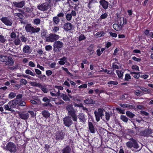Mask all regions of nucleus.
<instances>
[{
	"label": "nucleus",
	"instance_id": "412c9836",
	"mask_svg": "<svg viewBox=\"0 0 153 153\" xmlns=\"http://www.w3.org/2000/svg\"><path fill=\"white\" fill-rule=\"evenodd\" d=\"M78 118L79 120V122L85 123L86 120L85 115L83 113H80L78 116Z\"/></svg>",
	"mask_w": 153,
	"mask_h": 153
},
{
	"label": "nucleus",
	"instance_id": "20e7f679",
	"mask_svg": "<svg viewBox=\"0 0 153 153\" xmlns=\"http://www.w3.org/2000/svg\"><path fill=\"white\" fill-rule=\"evenodd\" d=\"M25 29L27 32L31 33H37L39 31L40 29L39 27H37L36 28L32 27L30 24H27L25 26Z\"/></svg>",
	"mask_w": 153,
	"mask_h": 153
},
{
	"label": "nucleus",
	"instance_id": "79ce46f5",
	"mask_svg": "<svg viewBox=\"0 0 153 153\" xmlns=\"http://www.w3.org/2000/svg\"><path fill=\"white\" fill-rule=\"evenodd\" d=\"M38 77L41 80L43 81H45L46 80L47 77L45 75H39Z\"/></svg>",
	"mask_w": 153,
	"mask_h": 153
},
{
	"label": "nucleus",
	"instance_id": "1a4fd4ad",
	"mask_svg": "<svg viewBox=\"0 0 153 153\" xmlns=\"http://www.w3.org/2000/svg\"><path fill=\"white\" fill-rule=\"evenodd\" d=\"M56 139L57 140H62L64 137V134L62 130L57 131L55 134Z\"/></svg>",
	"mask_w": 153,
	"mask_h": 153
},
{
	"label": "nucleus",
	"instance_id": "4be33fe9",
	"mask_svg": "<svg viewBox=\"0 0 153 153\" xmlns=\"http://www.w3.org/2000/svg\"><path fill=\"white\" fill-rule=\"evenodd\" d=\"M57 89L56 90L55 89H53L50 92V94L52 96L54 97H58L60 96V91L59 90L58 91Z\"/></svg>",
	"mask_w": 153,
	"mask_h": 153
},
{
	"label": "nucleus",
	"instance_id": "72a5a7b5",
	"mask_svg": "<svg viewBox=\"0 0 153 153\" xmlns=\"http://www.w3.org/2000/svg\"><path fill=\"white\" fill-rule=\"evenodd\" d=\"M140 89L143 91L145 92L144 94H149L150 93V90L147 89V88L143 87H140Z\"/></svg>",
	"mask_w": 153,
	"mask_h": 153
},
{
	"label": "nucleus",
	"instance_id": "f704fd0d",
	"mask_svg": "<svg viewBox=\"0 0 153 153\" xmlns=\"http://www.w3.org/2000/svg\"><path fill=\"white\" fill-rule=\"evenodd\" d=\"M47 32L46 30H42L41 31V35L42 37H44L46 39V38L48 37L47 36Z\"/></svg>",
	"mask_w": 153,
	"mask_h": 153
},
{
	"label": "nucleus",
	"instance_id": "338daca9",
	"mask_svg": "<svg viewBox=\"0 0 153 153\" xmlns=\"http://www.w3.org/2000/svg\"><path fill=\"white\" fill-rule=\"evenodd\" d=\"M109 33L110 35L112 37L116 38L117 36V34L116 33H113L111 31Z\"/></svg>",
	"mask_w": 153,
	"mask_h": 153
},
{
	"label": "nucleus",
	"instance_id": "bb28decb",
	"mask_svg": "<svg viewBox=\"0 0 153 153\" xmlns=\"http://www.w3.org/2000/svg\"><path fill=\"white\" fill-rule=\"evenodd\" d=\"M130 74L135 79H138L140 77V72L131 71Z\"/></svg>",
	"mask_w": 153,
	"mask_h": 153
},
{
	"label": "nucleus",
	"instance_id": "774afa93",
	"mask_svg": "<svg viewBox=\"0 0 153 153\" xmlns=\"http://www.w3.org/2000/svg\"><path fill=\"white\" fill-rule=\"evenodd\" d=\"M20 38L22 42H26L27 41V38H26L24 36H22Z\"/></svg>",
	"mask_w": 153,
	"mask_h": 153
},
{
	"label": "nucleus",
	"instance_id": "a878e982",
	"mask_svg": "<svg viewBox=\"0 0 153 153\" xmlns=\"http://www.w3.org/2000/svg\"><path fill=\"white\" fill-rule=\"evenodd\" d=\"M17 107H18L19 106H25L26 105V102L22 100H17Z\"/></svg>",
	"mask_w": 153,
	"mask_h": 153
},
{
	"label": "nucleus",
	"instance_id": "ddd939ff",
	"mask_svg": "<svg viewBox=\"0 0 153 153\" xmlns=\"http://www.w3.org/2000/svg\"><path fill=\"white\" fill-rule=\"evenodd\" d=\"M1 21L5 25L8 26L12 25V22L7 17H3L1 19Z\"/></svg>",
	"mask_w": 153,
	"mask_h": 153
},
{
	"label": "nucleus",
	"instance_id": "680f3d73",
	"mask_svg": "<svg viewBox=\"0 0 153 153\" xmlns=\"http://www.w3.org/2000/svg\"><path fill=\"white\" fill-rule=\"evenodd\" d=\"M52 47L50 45H47L45 47V49L46 51H48L52 50Z\"/></svg>",
	"mask_w": 153,
	"mask_h": 153
},
{
	"label": "nucleus",
	"instance_id": "9b49d317",
	"mask_svg": "<svg viewBox=\"0 0 153 153\" xmlns=\"http://www.w3.org/2000/svg\"><path fill=\"white\" fill-rule=\"evenodd\" d=\"M152 133L151 129H145L141 131L140 132L141 136L144 137H148Z\"/></svg>",
	"mask_w": 153,
	"mask_h": 153
},
{
	"label": "nucleus",
	"instance_id": "49530a36",
	"mask_svg": "<svg viewBox=\"0 0 153 153\" xmlns=\"http://www.w3.org/2000/svg\"><path fill=\"white\" fill-rule=\"evenodd\" d=\"M150 30L147 29L145 30L144 31V34L147 37H149Z\"/></svg>",
	"mask_w": 153,
	"mask_h": 153
},
{
	"label": "nucleus",
	"instance_id": "b1692460",
	"mask_svg": "<svg viewBox=\"0 0 153 153\" xmlns=\"http://www.w3.org/2000/svg\"><path fill=\"white\" fill-rule=\"evenodd\" d=\"M84 102L88 104H94L95 101L93 100L91 97H89L84 100Z\"/></svg>",
	"mask_w": 153,
	"mask_h": 153
},
{
	"label": "nucleus",
	"instance_id": "e2e57ef3",
	"mask_svg": "<svg viewBox=\"0 0 153 153\" xmlns=\"http://www.w3.org/2000/svg\"><path fill=\"white\" fill-rule=\"evenodd\" d=\"M42 105L44 107L47 106L48 105L50 107L52 106V105L50 103V102H46L45 103H43L42 104Z\"/></svg>",
	"mask_w": 153,
	"mask_h": 153
},
{
	"label": "nucleus",
	"instance_id": "f257e3e1",
	"mask_svg": "<svg viewBox=\"0 0 153 153\" xmlns=\"http://www.w3.org/2000/svg\"><path fill=\"white\" fill-rule=\"evenodd\" d=\"M130 140L126 143V146L129 148L131 149L132 147L135 149H137L139 147V145L137 140L131 137L129 139Z\"/></svg>",
	"mask_w": 153,
	"mask_h": 153
},
{
	"label": "nucleus",
	"instance_id": "423d86ee",
	"mask_svg": "<svg viewBox=\"0 0 153 153\" xmlns=\"http://www.w3.org/2000/svg\"><path fill=\"white\" fill-rule=\"evenodd\" d=\"M63 43L60 41H58L55 42L53 44V51L55 52H59L61 49L63 47Z\"/></svg>",
	"mask_w": 153,
	"mask_h": 153
},
{
	"label": "nucleus",
	"instance_id": "58836bf2",
	"mask_svg": "<svg viewBox=\"0 0 153 153\" xmlns=\"http://www.w3.org/2000/svg\"><path fill=\"white\" fill-rule=\"evenodd\" d=\"M39 88L41 89L44 93H47L48 91V89L46 88L42 85L41 84V86H40V87Z\"/></svg>",
	"mask_w": 153,
	"mask_h": 153
},
{
	"label": "nucleus",
	"instance_id": "6ab92c4d",
	"mask_svg": "<svg viewBox=\"0 0 153 153\" xmlns=\"http://www.w3.org/2000/svg\"><path fill=\"white\" fill-rule=\"evenodd\" d=\"M71 146L69 145H67L66 146L63 148L62 150V153H70L71 152L72 150Z\"/></svg>",
	"mask_w": 153,
	"mask_h": 153
},
{
	"label": "nucleus",
	"instance_id": "473e14b6",
	"mask_svg": "<svg viewBox=\"0 0 153 153\" xmlns=\"http://www.w3.org/2000/svg\"><path fill=\"white\" fill-rule=\"evenodd\" d=\"M30 47L28 45H26L23 49V51L25 53H28L30 49Z\"/></svg>",
	"mask_w": 153,
	"mask_h": 153
},
{
	"label": "nucleus",
	"instance_id": "8fccbe9b",
	"mask_svg": "<svg viewBox=\"0 0 153 153\" xmlns=\"http://www.w3.org/2000/svg\"><path fill=\"white\" fill-rule=\"evenodd\" d=\"M4 108L6 110L8 111H12V109L10 107L9 105H8V103L7 105H4Z\"/></svg>",
	"mask_w": 153,
	"mask_h": 153
},
{
	"label": "nucleus",
	"instance_id": "c85d7f7f",
	"mask_svg": "<svg viewBox=\"0 0 153 153\" xmlns=\"http://www.w3.org/2000/svg\"><path fill=\"white\" fill-rule=\"evenodd\" d=\"M42 114L45 118H48L50 116V113L48 111L44 110L42 111Z\"/></svg>",
	"mask_w": 153,
	"mask_h": 153
},
{
	"label": "nucleus",
	"instance_id": "c03bdc74",
	"mask_svg": "<svg viewBox=\"0 0 153 153\" xmlns=\"http://www.w3.org/2000/svg\"><path fill=\"white\" fill-rule=\"evenodd\" d=\"M16 95V94L15 93L11 92L8 95V98H9L12 99L14 98Z\"/></svg>",
	"mask_w": 153,
	"mask_h": 153
},
{
	"label": "nucleus",
	"instance_id": "4468645a",
	"mask_svg": "<svg viewBox=\"0 0 153 153\" xmlns=\"http://www.w3.org/2000/svg\"><path fill=\"white\" fill-rule=\"evenodd\" d=\"M5 62L6 65L10 66L13 65L14 63L13 60L10 56L7 57Z\"/></svg>",
	"mask_w": 153,
	"mask_h": 153
},
{
	"label": "nucleus",
	"instance_id": "052dcab7",
	"mask_svg": "<svg viewBox=\"0 0 153 153\" xmlns=\"http://www.w3.org/2000/svg\"><path fill=\"white\" fill-rule=\"evenodd\" d=\"M105 119L106 120L108 121L109 120L110 117V114L109 112L105 111Z\"/></svg>",
	"mask_w": 153,
	"mask_h": 153
},
{
	"label": "nucleus",
	"instance_id": "9d476101",
	"mask_svg": "<svg viewBox=\"0 0 153 153\" xmlns=\"http://www.w3.org/2000/svg\"><path fill=\"white\" fill-rule=\"evenodd\" d=\"M68 114L72 118L74 121H77V118L75 110L74 109L73 110L69 111L68 112Z\"/></svg>",
	"mask_w": 153,
	"mask_h": 153
},
{
	"label": "nucleus",
	"instance_id": "5fc2aeb1",
	"mask_svg": "<svg viewBox=\"0 0 153 153\" xmlns=\"http://www.w3.org/2000/svg\"><path fill=\"white\" fill-rule=\"evenodd\" d=\"M27 83V81L24 79H21L20 80V83L21 85H26Z\"/></svg>",
	"mask_w": 153,
	"mask_h": 153
},
{
	"label": "nucleus",
	"instance_id": "39448f33",
	"mask_svg": "<svg viewBox=\"0 0 153 153\" xmlns=\"http://www.w3.org/2000/svg\"><path fill=\"white\" fill-rule=\"evenodd\" d=\"M105 111L102 108H99L97 109V111L94 112V114L96 118V120L97 122L100 120V118H101L102 116L104 115L103 111Z\"/></svg>",
	"mask_w": 153,
	"mask_h": 153
},
{
	"label": "nucleus",
	"instance_id": "c9c22d12",
	"mask_svg": "<svg viewBox=\"0 0 153 153\" xmlns=\"http://www.w3.org/2000/svg\"><path fill=\"white\" fill-rule=\"evenodd\" d=\"M120 119L124 122L127 123L128 121V119L126 116L123 115H121Z\"/></svg>",
	"mask_w": 153,
	"mask_h": 153
},
{
	"label": "nucleus",
	"instance_id": "a19ab883",
	"mask_svg": "<svg viewBox=\"0 0 153 153\" xmlns=\"http://www.w3.org/2000/svg\"><path fill=\"white\" fill-rule=\"evenodd\" d=\"M62 69L63 70H64L67 73V74L71 76H74L72 74H71V73H70L68 71V68H65L63 67H62Z\"/></svg>",
	"mask_w": 153,
	"mask_h": 153
},
{
	"label": "nucleus",
	"instance_id": "dca6fc26",
	"mask_svg": "<svg viewBox=\"0 0 153 153\" xmlns=\"http://www.w3.org/2000/svg\"><path fill=\"white\" fill-rule=\"evenodd\" d=\"M64 28L66 31L71 30L73 28V25L70 23L67 22L64 24Z\"/></svg>",
	"mask_w": 153,
	"mask_h": 153
},
{
	"label": "nucleus",
	"instance_id": "c756f323",
	"mask_svg": "<svg viewBox=\"0 0 153 153\" xmlns=\"http://www.w3.org/2000/svg\"><path fill=\"white\" fill-rule=\"evenodd\" d=\"M116 72L118 75V77L121 79H122L123 72L121 71L118 70H116Z\"/></svg>",
	"mask_w": 153,
	"mask_h": 153
},
{
	"label": "nucleus",
	"instance_id": "f8f14e48",
	"mask_svg": "<svg viewBox=\"0 0 153 153\" xmlns=\"http://www.w3.org/2000/svg\"><path fill=\"white\" fill-rule=\"evenodd\" d=\"M88 126L90 132L93 134H94L97 130V128L95 127L92 122H90L88 120Z\"/></svg>",
	"mask_w": 153,
	"mask_h": 153
},
{
	"label": "nucleus",
	"instance_id": "a211bd4d",
	"mask_svg": "<svg viewBox=\"0 0 153 153\" xmlns=\"http://www.w3.org/2000/svg\"><path fill=\"white\" fill-rule=\"evenodd\" d=\"M17 100H13L9 101L8 103L10 107L12 109L16 108V106L17 107Z\"/></svg>",
	"mask_w": 153,
	"mask_h": 153
},
{
	"label": "nucleus",
	"instance_id": "0eeeda50",
	"mask_svg": "<svg viewBox=\"0 0 153 153\" xmlns=\"http://www.w3.org/2000/svg\"><path fill=\"white\" fill-rule=\"evenodd\" d=\"M59 38V36L55 33H51L46 38V41L47 42H53L57 40Z\"/></svg>",
	"mask_w": 153,
	"mask_h": 153
},
{
	"label": "nucleus",
	"instance_id": "ea45409f",
	"mask_svg": "<svg viewBox=\"0 0 153 153\" xmlns=\"http://www.w3.org/2000/svg\"><path fill=\"white\" fill-rule=\"evenodd\" d=\"M25 73L28 74H30L32 76H35L36 74L35 73L33 72L31 70L29 69H27L25 71Z\"/></svg>",
	"mask_w": 153,
	"mask_h": 153
},
{
	"label": "nucleus",
	"instance_id": "6e6d98bb",
	"mask_svg": "<svg viewBox=\"0 0 153 153\" xmlns=\"http://www.w3.org/2000/svg\"><path fill=\"white\" fill-rule=\"evenodd\" d=\"M72 16L70 13H67L66 16V18L68 21H70L71 19Z\"/></svg>",
	"mask_w": 153,
	"mask_h": 153
},
{
	"label": "nucleus",
	"instance_id": "2f4dec72",
	"mask_svg": "<svg viewBox=\"0 0 153 153\" xmlns=\"http://www.w3.org/2000/svg\"><path fill=\"white\" fill-rule=\"evenodd\" d=\"M126 115L130 118L134 117L135 116V114L132 112L129 111H127L126 112Z\"/></svg>",
	"mask_w": 153,
	"mask_h": 153
},
{
	"label": "nucleus",
	"instance_id": "3c124183",
	"mask_svg": "<svg viewBox=\"0 0 153 153\" xmlns=\"http://www.w3.org/2000/svg\"><path fill=\"white\" fill-rule=\"evenodd\" d=\"M86 38L85 36L83 34H82L79 36L78 40L79 41H81L85 39Z\"/></svg>",
	"mask_w": 153,
	"mask_h": 153
},
{
	"label": "nucleus",
	"instance_id": "393cba45",
	"mask_svg": "<svg viewBox=\"0 0 153 153\" xmlns=\"http://www.w3.org/2000/svg\"><path fill=\"white\" fill-rule=\"evenodd\" d=\"M114 29L117 31L121 30L122 29V27L118 24L114 23L113 25Z\"/></svg>",
	"mask_w": 153,
	"mask_h": 153
},
{
	"label": "nucleus",
	"instance_id": "4d7b16f0",
	"mask_svg": "<svg viewBox=\"0 0 153 153\" xmlns=\"http://www.w3.org/2000/svg\"><path fill=\"white\" fill-rule=\"evenodd\" d=\"M108 84L109 85H117L118 84V82L117 81H111L108 82Z\"/></svg>",
	"mask_w": 153,
	"mask_h": 153
},
{
	"label": "nucleus",
	"instance_id": "69168bd1",
	"mask_svg": "<svg viewBox=\"0 0 153 153\" xmlns=\"http://www.w3.org/2000/svg\"><path fill=\"white\" fill-rule=\"evenodd\" d=\"M132 59L134 60L137 62H140L141 61V58H138L135 56L132 57Z\"/></svg>",
	"mask_w": 153,
	"mask_h": 153
},
{
	"label": "nucleus",
	"instance_id": "37998d69",
	"mask_svg": "<svg viewBox=\"0 0 153 153\" xmlns=\"http://www.w3.org/2000/svg\"><path fill=\"white\" fill-rule=\"evenodd\" d=\"M66 109L68 111V112L69 111L73 110L74 109L73 105H71L70 104L68 105L66 107Z\"/></svg>",
	"mask_w": 153,
	"mask_h": 153
},
{
	"label": "nucleus",
	"instance_id": "2eb2a0df",
	"mask_svg": "<svg viewBox=\"0 0 153 153\" xmlns=\"http://www.w3.org/2000/svg\"><path fill=\"white\" fill-rule=\"evenodd\" d=\"M127 23V19L125 18H120L118 20V23L121 26H122L123 28L124 25H125Z\"/></svg>",
	"mask_w": 153,
	"mask_h": 153
},
{
	"label": "nucleus",
	"instance_id": "bf43d9fd",
	"mask_svg": "<svg viewBox=\"0 0 153 153\" xmlns=\"http://www.w3.org/2000/svg\"><path fill=\"white\" fill-rule=\"evenodd\" d=\"M7 58V56L1 55L0 59V61L3 62H5Z\"/></svg>",
	"mask_w": 153,
	"mask_h": 153
},
{
	"label": "nucleus",
	"instance_id": "aec40b11",
	"mask_svg": "<svg viewBox=\"0 0 153 153\" xmlns=\"http://www.w3.org/2000/svg\"><path fill=\"white\" fill-rule=\"evenodd\" d=\"M13 3L15 7L19 8H22L25 4V1H23L19 2H13Z\"/></svg>",
	"mask_w": 153,
	"mask_h": 153
},
{
	"label": "nucleus",
	"instance_id": "603ef678",
	"mask_svg": "<svg viewBox=\"0 0 153 153\" xmlns=\"http://www.w3.org/2000/svg\"><path fill=\"white\" fill-rule=\"evenodd\" d=\"M21 42L19 38L16 39L13 41V42L16 45H19Z\"/></svg>",
	"mask_w": 153,
	"mask_h": 153
},
{
	"label": "nucleus",
	"instance_id": "13d9d810",
	"mask_svg": "<svg viewBox=\"0 0 153 153\" xmlns=\"http://www.w3.org/2000/svg\"><path fill=\"white\" fill-rule=\"evenodd\" d=\"M131 68L135 71H139V67L138 66L136 65H133L131 66Z\"/></svg>",
	"mask_w": 153,
	"mask_h": 153
},
{
	"label": "nucleus",
	"instance_id": "7c9ffc66",
	"mask_svg": "<svg viewBox=\"0 0 153 153\" xmlns=\"http://www.w3.org/2000/svg\"><path fill=\"white\" fill-rule=\"evenodd\" d=\"M53 22L56 25L58 24L60 21V18L57 16L53 17Z\"/></svg>",
	"mask_w": 153,
	"mask_h": 153
},
{
	"label": "nucleus",
	"instance_id": "7ed1b4c3",
	"mask_svg": "<svg viewBox=\"0 0 153 153\" xmlns=\"http://www.w3.org/2000/svg\"><path fill=\"white\" fill-rule=\"evenodd\" d=\"M51 2L50 0H48V2H46L40 5H38L37 6V8L41 11H46L51 7Z\"/></svg>",
	"mask_w": 153,
	"mask_h": 153
},
{
	"label": "nucleus",
	"instance_id": "cd10ccee",
	"mask_svg": "<svg viewBox=\"0 0 153 153\" xmlns=\"http://www.w3.org/2000/svg\"><path fill=\"white\" fill-rule=\"evenodd\" d=\"M62 99L65 101H70V98L65 94L62 93L60 96Z\"/></svg>",
	"mask_w": 153,
	"mask_h": 153
},
{
	"label": "nucleus",
	"instance_id": "f3484780",
	"mask_svg": "<svg viewBox=\"0 0 153 153\" xmlns=\"http://www.w3.org/2000/svg\"><path fill=\"white\" fill-rule=\"evenodd\" d=\"M100 4L105 9H107L108 6V2L105 0H101L100 1Z\"/></svg>",
	"mask_w": 153,
	"mask_h": 153
},
{
	"label": "nucleus",
	"instance_id": "a18cd8bd",
	"mask_svg": "<svg viewBox=\"0 0 153 153\" xmlns=\"http://www.w3.org/2000/svg\"><path fill=\"white\" fill-rule=\"evenodd\" d=\"M108 16V15L106 13H104L102 14L100 16L99 19L101 20L102 19H105Z\"/></svg>",
	"mask_w": 153,
	"mask_h": 153
},
{
	"label": "nucleus",
	"instance_id": "0e129e2a",
	"mask_svg": "<svg viewBox=\"0 0 153 153\" xmlns=\"http://www.w3.org/2000/svg\"><path fill=\"white\" fill-rule=\"evenodd\" d=\"M23 95L22 94H19L17 95L16 99H14L16 100H20V99L22 97Z\"/></svg>",
	"mask_w": 153,
	"mask_h": 153
},
{
	"label": "nucleus",
	"instance_id": "4c0bfd02",
	"mask_svg": "<svg viewBox=\"0 0 153 153\" xmlns=\"http://www.w3.org/2000/svg\"><path fill=\"white\" fill-rule=\"evenodd\" d=\"M30 84L32 86L37 87L39 88L40 87L41 84V83L34 82H31Z\"/></svg>",
	"mask_w": 153,
	"mask_h": 153
},
{
	"label": "nucleus",
	"instance_id": "e433bc0d",
	"mask_svg": "<svg viewBox=\"0 0 153 153\" xmlns=\"http://www.w3.org/2000/svg\"><path fill=\"white\" fill-rule=\"evenodd\" d=\"M97 3V0H90L89 2L88 5V8L89 9L91 8L92 7V4L93 3Z\"/></svg>",
	"mask_w": 153,
	"mask_h": 153
},
{
	"label": "nucleus",
	"instance_id": "864d4df0",
	"mask_svg": "<svg viewBox=\"0 0 153 153\" xmlns=\"http://www.w3.org/2000/svg\"><path fill=\"white\" fill-rule=\"evenodd\" d=\"M40 19L39 18L35 19L34 20V23L35 25H38L40 23Z\"/></svg>",
	"mask_w": 153,
	"mask_h": 153
},
{
	"label": "nucleus",
	"instance_id": "5701e85b",
	"mask_svg": "<svg viewBox=\"0 0 153 153\" xmlns=\"http://www.w3.org/2000/svg\"><path fill=\"white\" fill-rule=\"evenodd\" d=\"M19 117L21 118L22 119L26 120L27 119L29 116V115L27 113H22L21 114H20Z\"/></svg>",
	"mask_w": 153,
	"mask_h": 153
},
{
	"label": "nucleus",
	"instance_id": "de8ad7c7",
	"mask_svg": "<svg viewBox=\"0 0 153 153\" xmlns=\"http://www.w3.org/2000/svg\"><path fill=\"white\" fill-rule=\"evenodd\" d=\"M131 76L129 74H125L124 80L127 81H129V79H131Z\"/></svg>",
	"mask_w": 153,
	"mask_h": 153
},
{
	"label": "nucleus",
	"instance_id": "f03ea898",
	"mask_svg": "<svg viewBox=\"0 0 153 153\" xmlns=\"http://www.w3.org/2000/svg\"><path fill=\"white\" fill-rule=\"evenodd\" d=\"M5 149L6 151H9L10 153H14L17 151V147L16 144L11 141L7 144Z\"/></svg>",
	"mask_w": 153,
	"mask_h": 153
},
{
	"label": "nucleus",
	"instance_id": "09e8293b",
	"mask_svg": "<svg viewBox=\"0 0 153 153\" xmlns=\"http://www.w3.org/2000/svg\"><path fill=\"white\" fill-rule=\"evenodd\" d=\"M104 33L103 32H98L96 34V36H97L99 37H100L102 36H103L104 35Z\"/></svg>",
	"mask_w": 153,
	"mask_h": 153
},
{
	"label": "nucleus",
	"instance_id": "6e6552de",
	"mask_svg": "<svg viewBox=\"0 0 153 153\" xmlns=\"http://www.w3.org/2000/svg\"><path fill=\"white\" fill-rule=\"evenodd\" d=\"M63 123L66 126L70 127L73 124L71 117L69 116L65 117L63 120Z\"/></svg>",
	"mask_w": 153,
	"mask_h": 153
}]
</instances>
